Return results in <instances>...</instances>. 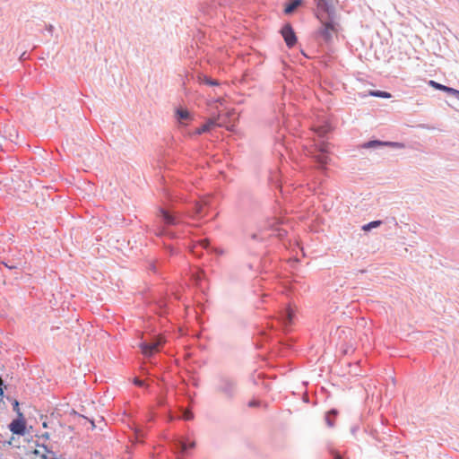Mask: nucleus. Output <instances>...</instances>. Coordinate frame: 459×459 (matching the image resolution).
Returning a JSON list of instances; mask_svg holds the SVG:
<instances>
[{"label":"nucleus","instance_id":"nucleus-1","mask_svg":"<svg viewBox=\"0 0 459 459\" xmlns=\"http://www.w3.org/2000/svg\"><path fill=\"white\" fill-rule=\"evenodd\" d=\"M164 191L169 204L158 208L155 234L161 238L165 253L171 256L177 255L179 249L174 245L167 243V239H179L183 231L178 227L184 223V217L204 218L207 214L209 204L204 199L186 201L182 195H178L175 191L168 188H165Z\"/></svg>","mask_w":459,"mask_h":459},{"label":"nucleus","instance_id":"nucleus-2","mask_svg":"<svg viewBox=\"0 0 459 459\" xmlns=\"http://www.w3.org/2000/svg\"><path fill=\"white\" fill-rule=\"evenodd\" d=\"M165 339L160 334L149 335L146 338H143L139 343V347L143 355L145 357L144 362L141 366V374L138 377H134L133 383L134 385L143 388L150 394H156L157 403L160 406L166 404L165 396L162 394V390L159 394L154 390L153 384L157 381V386L159 384V377L156 373L152 372L157 366V361L152 358L155 354L159 353L163 346Z\"/></svg>","mask_w":459,"mask_h":459},{"label":"nucleus","instance_id":"nucleus-3","mask_svg":"<svg viewBox=\"0 0 459 459\" xmlns=\"http://www.w3.org/2000/svg\"><path fill=\"white\" fill-rule=\"evenodd\" d=\"M213 390L227 401H233L239 394L238 379L230 372L221 371L214 377Z\"/></svg>","mask_w":459,"mask_h":459},{"label":"nucleus","instance_id":"nucleus-4","mask_svg":"<svg viewBox=\"0 0 459 459\" xmlns=\"http://www.w3.org/2000/svg\"><path fill=\"white\" fill-rule=\"evenodd\" d=\"M169 446L175 454L183 455L190 449H193L195 446V443L187 437L174 435L169 439Z\"/></svg>","mask_w":459,"mask_h":459},{"label":"nucleus","instance_id":"nucleus-5","mask_svg":"<svg viewBox=\"0 0 459 459\" xmlns=\"http://www.w3.org/2000/svg\"><path fill=\"white\" fill-rule=\"evenodd\" d=\"M31 429L32 426L28 428L27 420L23 413H19V416L13 419L8 424V429L13 435H16L18 437H25Z\"/></svg>","mask_w":459,"mask_h":459},{"label":"nucleus","instance_id":"nucleus-6","mask_svg":"<svg viewBox=\"0 0 459 459\" xmlns=\"http://www.w3.org/2000/svg\"><path fill=\"white\" fill-rule=\"evenodd\" d=\"M203 250L214 253L218 255H222L224 254L223 249L212 247L209 240L206 238H202L193 242V245L191 246V252L194 255L201 257L203 255Z\"/></svg>","mask_w":459,"mask_h":459},{"label":"nucleus","instance_id":"nucleus-7","mask_svg":"<svg viewBox=\"0 0 459 459\" xmlns=\"http://www.w3.org/2000/svg\"><path fill=\"white\" fill-rule=\"evenodd\" d=\"M191 280L195 287L205 294L209 288L205 272L203 269L196 268L191 274Z\"/></svg>","mask_w":459,"mask_h":459},{"label":"nucleus","instance_id":"nucleus-8","mask_svg":"<svg viewBox=\"0 0 459 459\" xmlns=\"http://www.w3.org/2000/svg\"><path fill=\"white\" fill-rule=\"evenodd\" d=\"M337 23L334 21V18H327L325 21L322 22V26L318 30L317 33L320 35L325 41L328 42L332 39V32L336 30Z\"/></svg>","mask_w":459,"mask_h":459},{"label":"nucleus","instance_id":"nucleus-9","mask_svg":"<svg viewBox=\"0 0 459 459\" xmlns=\"http://www.w3.org/2000/svg\"><path fill=\"white\" fill-rule=\"evenodd\" d=\"M281 34L286 43V46L289 48H291L296 45L298 38L292 26L290 23H286L282 26L281 29Z\"/></svg>","mask_w":459,"mask_h":459},{"label":"nucleus","instance_id":"nucleus-10","mask_svg":"<svg viewBox=\"0 0 459 459\" xmlns=\"http://www.w3.org/2000/svg\"><path fill=\"white\" fill-rule=\"evenodd\" d=\"M294 318V311L290 307H285L279 313L278 323L282 326L284 331L291 325Z\"/></svg>","mask_w":459,"mask_h":459},{"label":"nucleus","instance_id":"nucleus-11","mask_svg":"<svg viewBox=\"0 0 459 459\" xmlns=\"http://www.w3.org/2000/svg\"><path fill=\"white\" fill-rule=\"evenodd\" d=\"M316 6L320 11L327 14V18H334L335 8L333 0H316Z\"/></svg>","mask_w":459,"mask_h":459},{"label":"nucleus","instance_id":"nucleus-12","mask_svg":"<svg viewBox=\"0 0 459 459\" xmlns=\"http://www.w3.org/2000/svg\"><path fill=\"white\" fill-rule=\"evenodd\" d=\"M429 85L431 86L432 88H434L435 90L445 91L447 94L453 96L455 100H459V91L458 90L449 87V86H446V85H444V84H441L433 80L429 81Z\"/></svg>","mask_w":459,"mask_h":459},{"label":"nucleus","instance_id":"nucleus-13","mask_svg":"<svg viewBox=\"0 0 459 459\" xmlns=\"http://www.w3.org/2000/svg\"><path fill=\"white\" fill-rule=\"evenodd\" d=\"M327 152H328L327 147L325 145H324L320 148V154H318L316 157V161L320 169H325L326 164L328 163L329 158L327 156Z\"/></svg>","mask_w":459,"mask_h":459},{"label":"nucleus","instance_id":"nucleus-14","mask_svg":"<svg viewBox=\"0 0 459 459\" xmlns=\"http://www.w3.org/2000/svg\"><path fill=\"white\" fill-rule=\"evenodd\" d=\"M338 413V411L334 408L325 412V421L329 428H333L334 426V420H336Z\"/></svg>","mask_w":459,"mask_h":459},{"label":"nucleus","instance_id":"nucleus-15","mask_svg":"<svg viewBox=\"0 0 459 459\" xmlns=\"http://www.w3.org/2000/svg\"><path fill=\"white\" fill-rule=\"evenodd\" d=\"M302 4L303 0H290L285 4L284 13L286 14H291L297 10L298 7L301 6Z\"/></svg>","mask_w":459,"mask_h":459},{"label":"nucleus","instance_id":"nucleus-16","mask_svg":"<svg viewBox=\"0 0 459 459\" xmlns=\"http://www.w3.org/2000/svg\"><path fill=\"white\" fill-rule=\"evenodd\" d=\"M385 141H381L378 139H373L369 140L368 142H365L361 147L364 149H379L382 147H385Z\"/></svg>","mask_w":459,"mask_h":459},{"label":"nucleus","instance_id":"nucleus-17","mask_svg":"<svg viewBox=\"0 0 459 459\" xmlns=\"http://www.w3.org/2000/svg\"><path fill=\"white\" fill-rule=\"evenodd\" d=\"M177 120L183 124L184 121H187L191 118L190 112L187 109L178 108L176 109Z\"/></svg>","mask_w":459,"mask_h":459},{"label":"nucleus","instance_id":"nucleus-18","mask_svg":"<svg viewBox=\"0 0 459 459\" xmlns=\"http://www.w3.org/2000/svg\"><path fill=\"white\" fill-rule=\"evenodd\" d=\"M198 79V82L201 83V84H205V85H208V86H218L220 85V82L219 81L217 80H214V79H212L211 77L204 74H200L197 77Z\"/></svg>","mask_w":459,"mask_h":459},{"label":"nucleus","instance_id":"nucleus-19","mask_svg":"<svg viewBox=\"0 0 459 459\" xmlns=\"http://www.w3.org/2000/svg\"><path fill=\"white\" fill-rule=\"evenodd\" d=\"M145 431L140 428H135L133 433V442L135 444H141L143 442L145 437Z\"/></svg>","mask_w":459,"mask_h":459},{"label":"nucleus","instance_id":"nucleus-20","mask_svg":"<svg viewBox=\"0 0 459 459\" xmlns=\"http://www.w3.org/2000/svg\"><path fill=\"white\" fill-rule=\"evenodd\" d=\"M177 417L185 420H190L194 418V414L189 409L180 407L177 412Z\"/></svg>","mask_w":459,"mask_h":459},{"label":"nucleus","instance_id":"nucleus-21","mask_svg":"<svg viewBox=\"0 0 459 459\" xmlns=\"http://www.w3.org/2000/svg\"><path fill=\"white\" fill-rule=\"evenodd\" d=\"M368 95L376 98L389 99L392 97L391 93L385 91L370 90Z\"/></svg>","mask_w":459,"mask_h":459},{"label":"nucleus","instance_id":"nucleus-22","mask_svg":"<svg viewBox=\"0 0 459 459\" xmlns=\"http://www.w3.org/2000/svg\"><path fill=\"white\" fill-rule=\"evenodd\" d=\"M383 221L380 220L372 221L367 224H364L361 229L364 231H370L372 229L378 228L380 225H382Z\"/></svg>","mask_w":459,"mask_h":459},{"label":"nucleus","instance_id":"nucleus-23","mask_svg":"<svg viewBox=\"0 0 459 459\" xmlns=\"http://www.w3.org/2000/svg\"><path fill=\"white\" fill-rule=\"evenodd\" d=\"M212 126H213L212 122L205 123V124L202 125L201 126H199L198 128H196L194 132V134L199 135L204 133H206V132L210 131V129L212 128Z\"/></svg>","mask_w":459,"mask_h":459},{"label":"nucleus","instance_id":"nucleus-24","mask_svg":"<svg viewBox=\"0 0 459 459\" xmlns=\"http://www.w3.org/2000/svg\"><path fill=\"white\" fill-rule=\"evenodd\" d=\"M34 444H35V446L37 447H41L44 449V451L51 455H55V452H53L49 447L48 446H47L46 444L44 443H39V440H36L34 441Z\"/></svg>","mask_w":459,"mask_h":459},{"label":"nucleus","instance_id":"nucleus-25","mask_svg":"<svg viewBox=\"0 0 459 459\" xmlns=\"http://www.w3.org/2000/svg\"><path fill=\"white\" fill-rule=\"evenodd\" d=\"M385 147H392L395 149H403L404 147V143L399 142H391L385 141Z\"/></svg>","mask_w":459,"mask_h":459},{"label":"nucleus","instance_id":"nucleus-26","mask_svg":"<svg viewBox=\"0 0 459 459\" xmlns=\"http://www.w3.org/2000/svg\"><path fill=\"white\" fill-rule=\"evenodd\" d=\"M159 309L160 310L161 314L167 313L168 310V301L166 299H161L158 303Z\"/></svg>","mask_w":459,"mask_h":459},{"label":"nucleus","instance_id":"nucleus-27","mask_svg":"<svg viewBox=\"0 0 459 459\" xmlns=\"http://www.w3.org/2000/svg\"><path fill=\"white\" fill-rule=\"evenodd\" d=\"M13 411L19 416V413H22L20 409V403L16 399L12 400Z\"/></svg>","mask_w":459,"mask_h":459},{"label":"nucleus","instance_id":"nucleus-28","mask_svg":"<svg viewBox=\"0 0 459 459\" xmlns=\"http://www.w3.org/2000/svg\"><path fill=\"white\" fill-rule=\"evenodd\" d=\"M6 388V385L2 377H0V403L3 402V398L4 396V389Z\"/></svg>","mask_w":459,"mask_h":459},{"label":"nucleus","instance_id":"nucleus-29","mask_svg":"<svg viewBox=\"0 0 459 459\" xmlns=\"http://www.w3.org/2000/svg\"><path fill=\"white\" fill-rule=\"evenodd\" d=\"M14 440H15V438L13 436V437H11V438L9 440L4 442V446L18 447V446L14 444Z\"/></svg>","mask_w":459,"mask_h":459},{"label":"nucleus","instance_id":"nucleus-30","mask_svg":"<svg viewBox=\"0 0 459 459\" xmlns=\"http://www.w3.org/2000/svg\"><path fill=\"white\" fill-rule=\"evenodd\" d=\"M250 238L254 241H262L263 240V238H261L258 233H252L250 235Z\"/></svg>","mask_w":459,"mask_h":459},{"label":"nucleus","instance_id":"nucleus-31","mask_svg":"<svg viewBox=\"0 0 459 459\" xmlns=\"http://www.w3.org/2000/svg\"><path fill=\"white\" fill-rule=\"evenodd\" d=\"M247 405L249 407H258L260 405V402L257 400H251L248 402Z\"/></svg>","mask_w":459,"mask_h":459},{"label":"nucleus","instance_id":"nucleus-32","mask_svg":"<svg viewBox=\"0 0 459 459\" xmlns=\"http://www.w3.org/2000/svg\"><path fill=\"white\" fill-rule=\"evenodd\" d=\"M36 437H39V439L48 440V439H49L50 435L48 432H45V433L41 434L40 436L36 435Z\"/></svg>","mask_w":459,"mask_h":459},{"label":"nucleus","instance_id":"nucleus-33","mask_svg":"<svg viewBox=\"0 0 459 459\" xmlns=\"http://www.w3.org/2000/svg\"><path fill=\"white\" fill-rule=\"evenodd\" d=\"M333 459H345L339 452L333 451Z\"/></svg>","mask_w":459,"mask_h":459},{"label":"nucleus","instance_id":"nucleus-34","mask_svg":"<svg viewBox=\"0 0 459 459\" xmlns=\"http://www.w3.org/2000/svg\"><path fill=\"white\" fill-rule=\"evenodd\" d=\"M150 270L155 273H158L157 264L156 263L150 264Z\"/></svg>","mask_w":459,"mask_h":459},{"label":"nucleus","instance_id":"nucleus-35","mask_svg":"<svg viewBox=\"0 0 459 459\" xmlns=\"http://www.w3.org/2000/svg\"><path fill=\"white\" fill-rule=\"evenodd\" d=\"M3 264H4L5 267H7L8 269H10V270H13V269H16V268H17V266H16V265H14V264H7V263H5V262H3Z\"/></svg>","mask_w":459,"mask_h":459},{"label":"nucleus","instance_id":"nucleus-36","mask_svg":"<svg viewBox=\"0 0 459 459\" xmlns=\"http://www.w3.org/2000/svg\"><path fill=\"white\" fill-rule=\"evenodd\" d=\"M358 430H359V426H357V425H354V426H352V427L351 428V433L352 435H355V433H356Z\"/></svg>","mask_w":459,"mask_h":459},{"label":"nucleus","instance_id":"nucleus-37","mask_svg":"<svg viewBox=\"0 0 459 459\" xmlns=\"http://www.w3.org/2000/svg\"><path fill=\"white\" fill-rule=\"evenodd\" d=\"M31 453H32V455H34L36 456H40V455H41L38 449H34Z\"/></svg>","mask_w":459,"mask_h":459},{"label":"nucleus","instance_id":"nucleus-38","mask_svg":"<svg viewBox=\"0 0 459 459\" xmlns=\"http://www.w3.org/2000/svg\"><path fill=\"white\" fill-rule=\"evenodd\" d=\"M40 459H51V457H49L48 455L46 454H41L40 456H39Z\"/></svg>","mask_w":459,"mask_h":459},{"label":"nucleus","instance_id":"nucleus-39","mask_svg":"<svg viewBox=\"0 0 459 459\" xmlns=\"http://www.w3.org/2000/svg\"><path fill=\"white\" fill-rule=\"evenodd\" d=\"M82 417H83L84 419H86V417H84V416H82ZM87 420L91 422V429H93L96 427V426H95V423H94V420H89L88 418H87Z\"/></svg>","mask_w":459,"mask_h":459},{"label":"nucleus","instance_id":"nucleus-40","mask_svg":"<svg viewBox=\"0 0 459 459\" xmlns=\"http://www.w3.org/2000/svg\"><path fill=\"white\" fill-rule=\"evenodd\" d=\"M53 29H54V27H53L52 25H49V26L47 28V30H48L49 33H52Z\"/></svg>","mask_w":459,"mask_h":459},{"label":"nucleus","instance_id":"nucleus-41","mask_svg":"<svg viewBox=\"0 0 459 459\" xmlns=\"http://www.w3.org/2000/svg\"><path fill=\"white\" fill-rule=\"evenodd\" d=\"M42 426H43V428H48V423L47 422H43Z\"/></svg>","mask_w":459,"mask_h":459},{"label":"nucleus","instance_id":"nucleus-42","mask_svg":"<svg viewBox=\"0 0 459 459\" xmlns=\"http://www.w3.org/2000/svg\"><path fill=\"white\" fill-rule=\"evenodd\" d=\"M301 53H302V55H303L304 56L308 57V56H307V54H306L303 50H301Z\"/></svg>","mask_w":459,"mask_h":459},{"label":"nucleus","instance_id":"nucleus-43","mask_svg":"<svg viewBox=\"0 0 459 459\" xmlns=\"http://www.w3.org/2000/svg\"><path fill=\"white\" fill-rule=\"evenodd\" d=\"M175 297H176V299H180V298H179V296H178V294H175Z\"/></svg>","mask_w":459,"mask_h":459},{"label":"nucleus","instance_id":"nucleus-44","mask_svg":"<svg viewBox=\"0 0 459 459\" xmlns=\"http://www.w3.org/2000/svg\"><path fill=\"white\" fill-rule=\"evenodd\" d=\"M28 442H31L32 441V437H30V439H27Z\"/></svg>","mask_w":459,"mask_h":459}]
</instances>
